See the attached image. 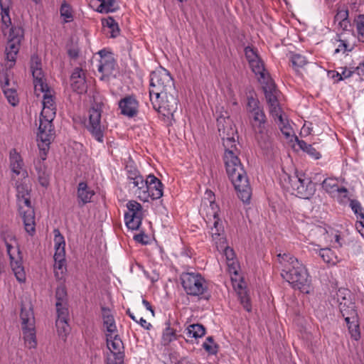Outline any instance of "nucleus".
Returning <instances> with one entry per match:
<instances>
[{"instance_id": "23", "label": "nucleus", "mask_w": 364, "mask_h": 364, "mask_svg": "<svg viewBox=\"0 0 364 364\" xmlns=\"http://www.w3.org/2000/svg\"><path fill=\"white\" fill-rule=\"evenodd\" d=\"M70 85L72 89L79 94H82L86 92L87 84L85 73L81 68H76L72 73Z\"/></svg>"}, {"instance_id": "50", "label": "nucleus", "mask_w": 364, "mask_h": 364, "mask_svg": "<svg viewBox=\"0 0 364 364\" xmlns=\"http://www.w3.org/2000/svg\"><path fill=\"white\" fill-rule=\"evenodd\" d=\"M203 347L209 354L215 355L218 353V346L214 342L212 336L206 338Z\"/></svg>"}, {"instance_id": "10", "label": "nucleus", "mask_w": 364, "mask_h": 364, "mask_svg": "<svg viewBox=\"0 0 364 364\" xmlns=\"http://www.w3.org/2000/svg\"><path fill=\"white\" fill-rule=\"evenodd\" d=\"M265 99L267 100L270 115L274 118V121L282 122L286 118L283 114V112L279 106L278 96L279 90L276 88L275 84H270L267 87L263 88Z\"/></svg>"}, {"instance_id": "22", "label": "nucleus", "mask_w": 364, "mask_h": 364, "mask_svg": "<svg viewBox=\"0 0 364 364\" xmlns=\"http://www.w3.org/2000/svg\"><path fill=\"white\" fill-rule=\"evenodd\" d=\"M31 70L33 77L34 90L43 89L46 79L41 68V62L38 56H33L31 58Z\"/></svg>"}, {"instance_id": "62", "label": "nucleus", "mask_w": 364, "mask_h": 364, "mask_svg": "<svg viewBox=\"0 0 364 364\" xmlns=\"http://www.w3.org/2000/svg\"><path fill=\"white\" fill-rule=\"evenodd\" d=\"M147 238L146 235L144 233H139L134 236V239L136 242L141 243V244H146L147 241L145 240V239Z\"/></svg>"}, {"instance_id": "13", "label": "nucleus", "mask_w": 364, "mask_h": 364, "mask_svg": "<svg viewBox=\"0 0 364 364\" xmlns=\"http://www.w3.org/2000/svg\"><path fill=\"white\" fill-rule=\"evenodd\" d=\"M127 212L124 214V221L127 227L132 230H138L143 218L141 205L130 200L127 203Z\"/></svg>"}, {"instance_id": "42", "label": "nucleus", "mask_w": 364, "mask_h": 364, "mask_svg": "<svg viewBox=\"0 0 364 364\" xmlns=\"http://www.w3.org/2000/svg\"><path fill=\"white\" fill-rule=\"evenodd\" d=\"M102 311H103L102 318H103L104 326H105L109 334L112 335V333L117 331V327L115 325V321H114V317L110 314V311L109 309L102 308Z\"/></svg>"}, {"instance_id": "21", "label": "nucleus", "mask_w": 364, "mask_h": 364, "mask_svg": "<svg viewBox=\"0 0 364 364\" xmlns=\"http://www.w3.org/2000/svg\"><path fill=\"white\" fill-rule=\"evenodd\" d=\"M335 299H336L338 304L340 311L341 314H344V312H350V310H355V306L350 299V292L346 289H339L335 295Z\"/></svg>"}, {"instance_id": "49", "label": "nucleus", "mask_w": 364, "mask_h": 364, "mask_svg": "<svg viewBox=\"0 0 364 364\" xmlns=\"http://www.w3.org/2000/svg\"><path fill=\"white\" fill-rule=\"evenodd\" d=\"M55 306H56V312H57V319L56 320L68 319L69 311H68V309L67 302L56 303Z\"/></svg>"}, {"instance_id": "33", "label": "nucleus", "mask_w": 364, "mask_h": 364, "mask_svg": "<svg viewBox=\"0 0 364 364\" xmlns=\"http://www.w3.org/2000/svg\"><path fill=\"white\" fill-rule=\"evenodd\" d=\"M348 16L349 11L346 6L338 9L337 13L334 17V21L335 22H338L339 27L343 31H347L350 26Z\"/></svg>"}, {"instance_id": "53", "label": "nucleus", "mask_w": 364, "mask_h": 364, "mask_svg": "<svg viewBox=\"0 0 364 364\" xmlns=\"http://www.w3.org/2000/svg\"><path fill=\"white\" fill-rule=\"evenodd\" d=\"M350 207L353 212L356 215L357 218L364 220V208L362 207L360 203L357 200H350Z\"/></svg>"}, {"instance_id": "55", "label": "nucleus", "mask_w": 364, "mask_h": 364, "mask_svg": "<svg viewBox=\"0 0 364 364\" xmlns=\"http://www.w3.org/2000/svg\"><path fill=\"white\" fill-rule=\"evenodd\" d=\"M245 55L248 63L253 62L260 58L256 49L250 46H247L245 48Z\"/></svg>"}, {"instance_id": "56", "label": "nucleus", "mask_w": 364, "mask_h": 364, "mask_svg": "<svg viewBox=\"0 0 364 364\" xmlns=\"http://www.w3.org/2000/svg\"><path fill=\"white\" fill-rule=\"evenodd\" d=\"M56 303L67 302V291L64 286H59L55 291Z\"/></svg>"}, {"instance_id": "12", "label": "nucleus", "mask_w": 364, "mask_h": 364, "mask_svg": "<svg viewBox=\"0 0 364 364\" xmlns=\"http://www.w3.org/2000/svg\"><path fill=\"white\" fill-rule=\"evenodd\" d=\"M102 110L99 107H92L89 111V122L86 127L97 141H104L105 127L101 123Z\"/></svg>"}, {"instance_id": "43", "label": "nucleus", "mask_w": 364, "mask_h": 364, "mask_svg": "<svg viewBox=\"0 0 364 364\" xmlns=\"http://www.w3.org/2000/svg\"><path fill=\"white\" fill-rule=\"evenodd\" d=\"M290 60L296 73L299 75H302L301 69L307 64L306 58L300 54H292Z\"/></svg>"}, {"instance_id": "63", "label": "nucleus", "mask_w": 364, "mask_h": 364, "mask_svg": "<svg viewBox=\"0 0 364 364\" xmlns=\"http://www.w3.org/2000/svg\"><path fill=\"white\" fill-rule=\"evenodd\" d=\"M137 323H139L141 327L146 330H149L152 327V325L150 323L147 322L146 320H145L142 317L140 318L139 320H138Z\"/></svg>"}, {"instance_id": "14", "label": "nucleus", "mask_w": 364, "mask_h": 364, "mask_svg": "<svg viewBox=\"0 0 364 364\" xmlns=\"http://www.w3.org/2000/svg\"><path fill=\"white\" fill-rule=\"evenodd\" d=\"M1 237L6 244L7 252L11 259V267L16 279L19 282H24L26 280V273L21 262L15 259L11 253V250L13 249L11 241L14 240V237L11 235H8L7 237H6L4 234H2Z\"/></svg>"}, {"instance_id": "61", "label": "nucleus", "mask_w": 364, "mask_h": 364, "mask_svg": "<svg viewBox=\"0 0 364 364\" xmlns=\"http://www.w3.org/2000/svg\"><path fill=\"white\" fill-rule=\"evenodd\" d=\"M311 232L312 235H319L321 236H323L324 239H326L327 235L326 230L321 226L315 227L314 229L311 230Z\"/></svg>"}, {"instance_id": "27", "label": "nucleus", "mask_w": 364, "mask_h": 364, "mask_svg": "<svg viewBox=\"0 0 364 364\" xmlns=\"http://www.w3.org/2000/svg\"><path fill=\"white\" fill-rule=\"evenodd\" d=\"M318 245H315L314 243H310L309 249L310 251L318 253L322 258L323 261L328 264L335 265L338 262L339 260L337 255L332 251L331 249L328 247L318 249Z\"/></svg>"}, {"instance_id": "39", "label": "nucleus", "mask_w": 364, "mask_h": 364, "mask_svg": "<svg viewBox=\"0 0 364 364\" xmlns=\"http://www.w3.org/2000/svg\"><path fill=\"white\" fill-rule=\"evenodd\" d=\"M178 336L176 333V330L171 328L169 325L163 330L161 343L164 346H168L171 342L177 340Z\"/></svg>"}, {"instance_id": "20", "label": "nucleus", "mask_w": 364, "mask_h": 364, "mask_svg": "<svg viewBox=\"0 0 364 364\" xmlns=\"http://www.w3.org/2000/svg\"><path fill=\"white\" fill-rule=\"evenodd\" d=\"M121 114L128 117H133L138 113L139 102L132 95L126 96L119 102Z\"/></svg>"}, {"instance_id": "34", "label": "nucleus", "mask_w": 364, "mask_h": 364, "mask_svg": "<svg viewBox=\"0 0 364 364\" xmlns=\"http://www.w3.org/2000/svg\"><path fill=\"white\" fill-rule=\"evenodd\" d=\"M93 6H96V11L99 13H109L117 10L115 0H93Z\"/></svg>"}, {"instance_id": "28", "label": "nucleus", "mask_w": 364, "mask_h": 364, "mask_svg": "<svg viewBox=\"0 0 364 364\" xmlns=\"http://www.w3.org/2000/svg\"><path fill=\"white\" fill-rule=\"evenodd\" d=\"M34 167L38 183L41 186L47 188L50 183V173L45 163H43L41 160H35Z\"/></svg>"}, {"instance_id": "16", "label": "nucleus", "mask_w": 364, "mask_h": 364, "mask_svg": "<svg viewBox=\"0 0 364 364\" xmlns=\"http://www.w3.org/2000/svg\"><path fill=\"white\" fill-rule=\"evenodd\" d=\"M249 65L257 76L258 81L262 85V88L270 85V84H274L269 73L264 68V63L260 58L250 63Z\"/></svg>"}, {"instance_id": "45", "label": "nucleus", "mask_w": 364, "mask_h": 364, "mask_svg": "<svg viewBox=\"0 0 364 364\" xmlns=\"http://www.w3.org/2000/svg\"><path fill=\"white\" fill-rule=\"evenodd\" d=\"M60 16L63 18L64 23H69L73 20V11L71 6L66 1H63L60 8Z\"/></svg>"}, {"instance_id": "52", "label": "nucleus", "mask_w": 364, "mask_h": 364, "mask_svg": "<svg viewBox=\"0 0 364 364\" xmlns=\"http://www.w3.org/2000/svg\"><path fill=\"white\" fill-rule=\"evenodd\" d=\"M125 170L127 172L128 180H130L140 175V173L135 166L134 161L130 159L127 162V164L125 166Z\"/></svg>"}, {"instance_id": "44", "label": "nucleus", "mask_w": 364, "mask_h": 364, "mask_svg": "<svg viewBox=\"0 0 364 364\" xmlns=\"http://www.w3.org/2000/svg\"><path fill=\"white\" fill-rule=\"evenodd\" d=\"M102 23L104 27H107L110 29L109 33L112 38H116L119 35L120 30L118 23L112 17L109 16L107 18L102 19Z\"/></svg>"}, {"instance_id": "6", "label": "nucleus", "mask_w": 364, "mask_h": 364, "mask_svg": "<svg viewBox=\"0 0 364 364\" xmlns=\"http://www.w3.org/2000/svg\"><path fill=\"white\" fill-rule=\"evenodd\" d=\"M182 287L187 294L199 296L208 290L205 279L197 272H183L180 276Z\"/></svg>"}, {"instance_id": "51", "label": "nucleus", "mask_w": 364, "mask_h": 364, "mask_svg": "<svg viewBox=\"0 0 364 364\" xmlns=\"http://www.w3.org/2000/svg\"><path fill=\"white\" fill-rule=\"evenodd\" d=\"M260 109H262V107H260L259 106V101L252 97V96H249L247 97V112L251 114L255 112H257V110H260Z\"/></svg>"}, {"instance_id": "9", "label": "nucleus", "mask_w": 364, "mask_h": 364, "mask_svg": "<svg viewBox=\"0 0 364 364\" xmlns=\"http://www.w3.org/2000/svg\"><path fill=\"white\" fill-rule=\"evenodd\" d=\"M55 233V254L53 256L54 264V274L57 279L60 280L63 278L64 274L66 272L65 264V242L63 236L60 234L58 230L54 231Z\"/></svg>"}, {"instance_id": "25", "label": "nucleus", "mask_w": 364, "mask_h": 364, "mask_svg": "<svg viewBox=\"0 0 364 364\" xmlns=\"http://www.w3.org/2000/svg\"><path fill=\"white\" fill-rule=\"evenodd\" d=\"M20 318L22 328L35 326V317L32 304L30 301L22 302Z\"/></svg>"}, {"instance_id": "2", "label": "nucleus", "mask_w": 364, "mask_h": 364, "mask_svg": "<svg viewBox=\"0 0 364 364\" xmlns=\"http://www.w3.org/2000/svg\"><path fill=\"white\" fill-rule=\"evenodd\" d=\"M149 97L156 111L168 119L173 117L178 109V92L167 70L160 68L151 73Z\"/></svg>"}, {"instance_id": "30", "label": "nucleus", "mask_w": 364, "mask_h": 364, "mask_svg": "<svg viewBox=\"0 0 364 364\" xmlns=\"http://www.w3.org/2000/svg\"><path fill=\"white\" fill-rule=\"evenodd\" d=\"M228 271L231 277L232 285L235 289L242 291V278L239 275L240 265L237 260L227 261Z\"/></svg>"}, {"instance_id": "36", "label": "nucleus", "mask_w": 364, "mask_h": 364, "mask_svg": "<svg viewBox=\"0 0 364 364\" xmlns=\"http://www.w3.org/2000/svg\"><path fill=\"white\" fill-rule=\"evenodd\" d=\"M1 16L3 24L9 27L11 24L10 10L12 7V0H0Z\"/></svg>"}, {"instance_id": "5", "label": "nucleus", "mask_w": 364, "mask_h": 364, "mask_svg": "<svg viewBox=\"0 0 364 364\" xmlns=\"http://www.w3.org/2000/svg\"><path fill=\"white\" fill-rule=\"evenodd\" d=\"M43 89L34 90L37 96L42 94L43 108L39 117L40 136L44 141H49L52 136V132L54 131L53 121L56 114V103L55 92L47 83L43 84Z\"/></svg>"}, {"instance_id": "60", "label": "nucleus", "mask_w": 364, "mask_h": 364, "mask_svg": "<svg viewBox=\"0 0 364 364\" xmlns=\"http://www.w3.org/2000/svg\"><path fill=\"white\" fill-rule=\"evenodd\" d=\"M239 294H240V301L242 304L244 308L247 311H250V310H251V305L250 304V299H249L247 295L246 294L245 292L243 293L242 291L240 292Z\"/></svg>"}, {"instance_id": "26", "label": "nucleus", "mask_w": 364, "mask_h": 364, "mask_svg": "<svg viewBox=\"0 0 364 364\" xmlns=\"http://www.w3.org/2000/svg\"><path fill=\"white\" fill-rule=\"evenodd\" d=\"M255 132L256 139L259 146L264 151H269L273 148V139L272 134L266 126L262 129H257Z\"/></svg>"}, {"instance_id": "15", "label": "nucleus", "mask_w": 364, "mask_h": 364, "mask_svg": "<svg viewBox=\"0 0 364 364\" xmlns=\"http://www.w3.org/2000/svg\"><path fill=\"white\" fill-rule=\"evenodd\" d=\"M146 188H145L147 196L146 199H141V201L148 202L151 198L152 200L159 199L163 196L164 185L159 179L155 176L149 174L147 176Z\"/></svg>"}, {"instance_id": "57", "label": "nucleus", "mask_w": 364, "mask_h": 364, "mask_svg": "<svg viewBox=\"0 0 364 364\" xmlns=\"http://www.w3.org/2000/svg\"><path fill=\"white\" fill-rule=\"evenodd\" d=\"M218 251H223L226 258V262L235 259V254L233 249L226 245V242L224 243V247L219 248Z\"/></svg>"}, {"instance_id": "37", "label": "nucleus", "mask_w": 364, "mask_h": 364, "mask_svg": "<svg viewBox=\"0 0 364 364\" xmlns=\"http://www.w3.org/2000/svg\"><path fill=\"white\" fill-rule=\"evenodd\" d=\"M25 345L28 348H35L37 345L35 326L22 328Z\"/></svg>"}, {"instance_id": "32", "label": "nucleus", "mask_w": 364, "mask_h": 364, "mask_svg": "<svg viewBox=\"0 0 364 364\" xmlns=\"http://www.w3.org/2000/svg\"><path fill=\"white\" fill-rule=\"evenodd\" d=\"M129 183L133 185V188H135V194L137 196L139 200L146 199L149 196L145 191L146 188L147 178L144 179L143 176L140 174L135 178L129 180Z\"/></svg>"}, {"instance_id": "4", "label": "nucleus", "mask_w": 364, "mask_h": 364, "mask_svg": "<svg viewBox=\"0 0 364 364\" xmlns=\"http://www.w3.org/2000/svg\"><path fill=\"white\" fill-rule=\"evenodd\" d=\"M279 263L282 265V277L295 289L304 294L311 291V279L305 266L290 254H279Z\"/></svg>"}, {"instance_id": "38", "label": "nucleus", "mask_w": 364, "mask_h": 364, "mask_svg": "<svg viewBox=\"0 0 364 364\" xmlns=\"http://www.w3.org/2000/svg\"><path fill=\"white\" fill-rule=\"evenodd\" d=\"M297 144L303 151L306 152L312 159L315 160L321 159V153L314 146L316 144L315 143L309 144L304 140H297Z\"/></svg>"}, {"instance_id": "29", "label": "nucleus", "mask_w": 364, "mask_h": 364, "mask_svg": "<svg viewBox=\"0 0 364 364\" xmlns=\"http://www.w3.org/2000/svg\"><path fill=\"white\" fill-rule=\"evenodd\" d=\"M322 188L328 193L336 196L341 195L344 198L347 197L348 190L345 187H340L338 180L336 178H326L322 183Z\"/></svg>"}, {"instance_id": "18", "label": "nucleus", "mask_w": 364, "mask_h": 364, "mask_svg": "<svg viewBox=\"0 0 364 364\" xmlns=\"http://www.w3.org/2000/svg\"><path fill=\"white\" fill-rule=\"evenodd\" d=\"M100 56L98 65V71L102 73L105 76H109L112 74L115 69L116 63L112 53L101 50L98 52Z\"/></svg>"}, {"instance_id": "40", "label": "nucleus", "mask_w": 364, "mask_h": 364, "mask_svg": "<svg viewBox=\"0 0 364 364\" xmlns=\"http://www.w3.org/2000/svg\"><path fill=\"white\" fill-rule=\"evenodd\" d=\"M55 136V131L52 132V136L50 139H49V141H44L43 139L40 136V130H38V135H37V139L38 141V147L40 149V154L39 157L36 159V160H41L43 163H44V161L46 159V152L49 149V145L50 144L51 141L53 140Z\"/></svg>"}, {"instance_id": "46", "label": "nucleus", "mask_w": 364, "mask_h": 364, "mask_svg": "<svg viewBox=\"0 0 364 364\" xmlns=\"http://www.w3.org/2000/svg\"><path fill=\"white\" fill-rule=\"evenodd\" d=\"M68 321V319H62L55 321L58 333L63 340L66 338L70 331Z\"/></svg>"}, {"instance_id": "47", "label": "nucleus", "mask_w": 364, "mask_h": 364, "mask_svg": "<svg viewBox=\"0 0 364 364\" xmlns=\"http://www.w3.org/2000/svg\"><path fill=\"white\" fill-rule=\"evenodd\" d=\"M276 123L278 124L282 134L287 139L294 136V130L287 118L283 119L282 122H277Z\"/></svg>"}, {"instance_id": "41", "label": "nucleus", "mask_w": 364, "mask_h": 364, "mask_svg": "<svg viewBox=\"0 0 364 364\" xmlns=\"http://www.w3.org/2000/svg\"><path fill=\"white\" fill-rule=\"evenodd\" d=\"M188 338H198L203 337L205 333V328L201 324H191L185 330Z\"/></svg>"}, {"instance_id": "3", "label": "nucleus", "mask_w": 364, "mask_h": 364, "mask_svg": "<svg viewBox=\"0 0 364 364\" xmlns=\"http://www.w3.org/2000/svg\"><path fill=\"white\" fill-rule=\"evenodd\" d=\"M225 151L224 161L227 173L237 191L238 197L248 203L252 196V188L247 173L237 155L236 141L233 137L223 138Z\"/></svg>"}, {"instance_id": "8", "label": "nucleus", "mask_w": 364, "mask_h": 364, "mask_svg": "<svg viewBox=\"0 0 364 364\" xmlns=\"http://www.w3.org/2000/svg\"><path fill=\"white\" fill-rule=\"evenodd\" d=\"M23 37V30L21 27H11L9 31L8 42L5 50L6 66L11 68L16 60L19 51L21 41Z\"/></svg>"}, {"instance_id": "24", "label": "nucleus", "mask_w": 364, "mask_h": 364, "mask_svg": "<svg viewBox=\"0 0 364 364\" xmlns=\"http://www.w3.org/2000/svg\"><path fill=\"white\" fill-rule=\"evenodd\" d=\"M342 316L345 318L351 337L358 341L360 338V333L356 311L350 309V312H344Z\"/></svg>"}, {"instance_id": "35", "label": "nucleus", "mask_w": 364, "mask_h": 364, "mask_svg": "<svg viewBox=\"0 0 364 364\" xmlns=\"http://www.w3.org/2000/svg\"><path fill=\"white\" fill-rule=\"evenodd\" d=\"M250 117V123L254 130L262 129L266 126L267 118L263 109L251 114Z\"/></svg>"}, {"instance_id": "54", "label": "nucleus", "mask_w": 364, "mask_h": 364, "mask_svg": "<svg viewBox=\"0 0 364 364\" xmlns=\"http://www.w3.org/2000/svg\"><path fill=\"white\" fill-rule=\"evenodd\" d=\"M356 30L359 41L364 43V15L360 14L356 20Z\"/></svg>"}, {"instance_id": "58", "label": "nucleus", "mask_w": 364, "mask_h": 364, "mask_svg": "<svg viewBox=\"0 0 364 364\" xmlns=\"http://www.w3.org/2000/svg\"><path fill=\"white\" fill-rule=\"evenodd\" d=\"M338 39L337 40L338 42H340V44L338 45V48L335 50V53H338L341 51L345 52V51H351V48H348V43L346 41L343 40L341 38V36L338 35Z\"/></svg>"}, {"instance_id": "48", "label": "nucleus", "mask_w": 364, "mask_h": 364, "mask_svg": "<svg viewBox=\"0 0 364 364\" xmlns=\"http://www.w3.org/2000/svg\"><path fill=\"white\" fill-rule=\"evenodd\" d=\"M3 92L9 104H11L12 106H16L18 105V97L16 90L14 87L11 88H4Z\"/></svg>"}, {"instance_id": "11", "label": "nucleus", "mask_w": 364, "mask_h": 364, "mask_svg": "<svg viewBox=\"0 0 364 364\" xmlns=\"http://www.w3.org/2000/svg\"><path fill=\"white\" fill-rule=\"evenodd\" d=\"M219 210V206L215 202V194L211 191H206L199 209L206 223L220 219Z\"/></svg>"}, {"instance_id": "64", "label": "nucleus", "mask_w": 364, "mask_h": 364, "mask_svg": "<svg viewBox=\"0 0 364 364\" xmlns=\"http://www.w3.org/2000/svg\"><path fill=\"white\" fill-rule=\"evenodd\" d=\"M355 227L362 237H364V220L362 221H358L355 224Z\"/></svg>"}, {"instance_id": "1", "label": "nucleus", "mask_w": 364, "mask_h": 364, "mask_svg": "<svg viewBox=\"0 0 364 364\" xmlns=\"http://www.w3.org/2000/svg\"><path fill=\"white\" fill-rule=\"evenodd\" d=\"M9 166L11 181L17 192L18 211L24 229L30 235H33L36 232L35 211L30 199L31 188L27 183L28 173L21 156L15 149L10 151Z\"/></svg>"}, {"instance_id": "17", "label": "nucleus", "mask_w": 364, "mask_h": 364, "mask_svg": "<svg viewBox=\"0 0 364 364\" xmlns=\"http://www.w3.org/2000/svg\"><path fill=\"white\" fill-rule=\"evenodd\" d=\"M207 225L210 228L209 233L217 250L224 247V243L226 240L224 237V228L221 220H215L212 223H207Z\"/></svg>"}, {"instance_id": "59", "label": "nucleus", "mask_w": 364, "mask_h": 364, "mask_svg": "<svg viewBox=\"0 0 364 364\" xmlns=\"http://www.w3.org/2000/svg\"><path fill=\"white\" fill-rule=\"evenodd\" d=\"M341 70V77H338L336 80V82H339L341 80H343L345 79L349 78L352 76L353 71L350 70V69L347 68L346 67H341L339 68Z\"/></svg>"}, {"instance_id": "7", "label": "nucleus", "mask_w": 364, "mask_h": 364, "mask_svg": "<svg viewBox=\"0 0 364 364\" xmlns=\"http://www.w3.org/2000/svg\"><path fill=\"white\" fill-rule=\"evenodd\" d=\"M288 179L291 188L296 191V195L301 198L309 199L313 196L316 191V186L311 178L304 174L290 176L287 174L284 176Z\"/></svg>"}, {"instance_id": "19", "label": "nucleus", "mask_w": 364, "mask_h": 364, "mask_svg": "<svg viewBox=\"0 0 364 364\" xmlns=\"http://www.w3.org/2000/svg\"><path fill=\"white\" fill-rule=\"evenodd\" d=\"M107 346L114 356V360H124V345L118 335L107 334Z\"/></svg>"}, {"instance_id": "31", "label": "nucleus", "mask_w": 364, "mask_h": 364, "mask_svg": "<svg viewBox=\"0 0 364 364\" xmlns=\"http://www.w3.org/2000/svg\"><path fill=\"white\" fill-rule=\"evenodd\" d=\"M94 195V191L88 187L86 182L82 181L79 183L77 186V197L80 204L82 203L85 205L90 203Z\"/></svg>"}]
</instances>
